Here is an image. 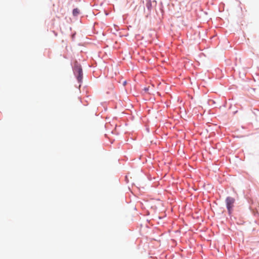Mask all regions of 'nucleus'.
Returning a JSON list of instances; mask_svg holds the SVG:
<instances>
[{
    "label": "nucleus",
    "mask_w": 259,
    "mask_h": 259,
    "mask_svg": "<svg viewBox=\"0 0 259 259\" xmlns=\"http://www.w3.org/2000/svg\"><path fill=\"white\" fill-rule=\"evenodd\" d=\"M235 202V198L232 197H227L226 199V203L227 205V208L229 211V213H231V212L232 210V208L234 207V204Z\"/></svg>",
    "instance_id": "1"
},
{
    "label": "nucleus",
    "mask_w": 259,
    "mask_h": 259,
    "mask_svg": "<svg viewBox=\"0 0 259 259\" xmlns=\"http://www.w3.org/2000/svg\"><path fill=\"white\" fill-rule=\"evenodd\" d=\"M74 71L77 74V78L79 82L81 81L82 78V71L80 66L74 67Z\"/></svg>",
    "instance_id": "2"
},
{
    "label": "nucleus",
    "mask_w": 259,
    "mask_h": 259,
    "mask_svg": "<svg viewBox=\"0 0 259 259\" xmlns=\"http://www.w3.org/2000/svg\"><path fill=\"white\" fill-rule=\"evenodd\" d=\"M79 13V11L77 8L73 9V12H72V14H73V16H74L78 15Z\"/></svg>",
    "instance_id": "3"
}]
</instances>
